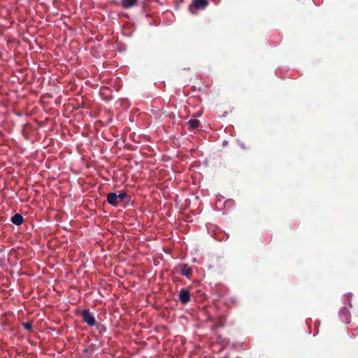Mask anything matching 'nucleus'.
I'll use <instances>...</instances> for the list:
<instances>
[{"label":"nucleus","instance_id":"obj_2","mask_svg":"<svg viewBox=\"0 0 358 358\" xmlns=\"http://www.w3.org/2000/svg\"><path fill=\"white\" fill-rule=\"evenodd\" d=\"M176 272L180 273L182 275L187 278H190L192 275V268L187 264H179L175 267Z\"/></svg>","mask_w":358,"mask_h":358},{"label":"nucleus","instance_id":"obj_4","mask_svg":"<svg viewBox=\"0 0 358 358\" xmlns=\"http://www.w3.org/2000/svg\"><path fill=\"white\" fill-rule=\"evenodd\" d=\"M207 321H215V325L212 327L213 329H216L217 328L223 327L226 322V318L224 316H218L216 319H214L211 316H208Z\"/></svg>","mask_w":358,"mask_h":358},{"label":"nucleus","instance_id":"obj_7","mask_svg":"<svg viewBox=\"0 0 358 358\" xmlns=\"http://www.w3.org/2000/svg\"><path fill=\"white\" fill-rule=\"evenodd\" d=\"M187 126L189 130L199 129L202 127L201 122L196 119H190L187 122Z\"/></svg>","mask_w":358,"mask_h":358},{"label":"nucleus","instance_id":"obj_9","mask_svg":"<svg viewBox=\"0 0 358 358\" xmlns=\"http://www.w3.org/2000/svg\"><path fill=\"white\" fill-rule=\"evenodd\" d=\"M24 219L21 214L16 213L11 217V222L17 226H20L23 223Z\"/></svg>","mask_w":358,"mask_h":358},{"label":"nucleus","instance_id":"obj_6","mask_svg":"<svg viewBox=\"0 0 358 358\" xmlns=\"http://www.w3.org/2000/svg\"><path fill=\"white\" fill-rule=\"evenodd\" d=\"M108 203L113 206H117L120 203L117 198V194L115 192H110L107 195Z\"/></svg>","mask_w":358,"mask_h":358},{"label":"nucleus","instance_id":"obj_5","mask_svg":"<svg viewBox=\"0 0 358 358\" xmlns=\"http://www.w3.org/2000/svg\"><path fill=\"white\" fill-rule=\"evenodd\" d=\"M178 299L182 303H187L191 299L190 292L186 289H181L179 292Z\"/></svg>","mask_w":358,"mask_h":358},{"label":"nucleus","instance_id":"obj_1","mask_svg":"<svg viewBox=\"0 0 358 358\" xmlns=\"http://www.w3.org/2000/svg\"><path fill=\"white\" fill-rule=\"evenodd\" d=\"M209 3L208 0H192V3L189 5V10L192 13H195L194 9L204 10Z\"/></svg>","mask_w":358,"mask_h":358},{"label":"nucleus","instance_id":"obj_10","mask_svg":"<svg viewBox=\"0 0 358 358\" xmlns=\"http://www.w3.org/2000/svg\"><path fill=\"white\" fill-rule=\"evenodd\" d=\"M137 3V0H122L121 5L125 8L128 9L132 8Z\"/></svg>","mask_w":358,"mask_h":358},{"label":"nucleus","instance_id":"obj_11","mask_svg":"<svg viewBox=\"0 0 358 358\" xmlns=\"http://www.w3.org/2000/svg\"><path fill=\"white\" fill-rule=\"evenodd\" d=\"M23 327L29 331H31L33 328L32 322H27L22 324Z\"/></svg>","mask_w":358,"mask_h":358},{"label":"nucleus","instance_id":"obj_3","mask_svg":"<svg viewBox=\"0 0 358 358\" xmlns=\"http://www.w3.org/2000/svg\"><path fill=\"white\" fill-rule=\"evenodd\" d=\"M82 317L83 321L90 327H93L96 324V320L92 313L89 310L85 309L82 312Z\"/></svg>","mask_w":358,"mask_h":358},{"label":"nucleus","instance_id":"obj_8","mask_svg":"<svg viewBox=\"0 0 358 358\" xmlns=\"http://www.w3.org/2000/svg\"><path fill=\"white\" fill-rule=\"evenodd\" d=\"M117 198L119 202H124L125 203H129L131 200V197L124 192L120 191L117 194Z\"/></svg>","mask_w":358,"mask_h":358}]
</instances>
